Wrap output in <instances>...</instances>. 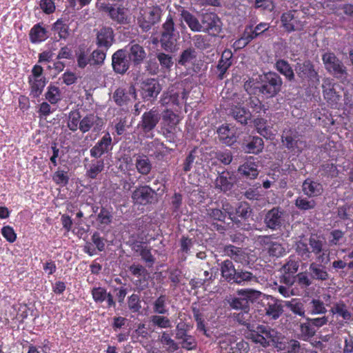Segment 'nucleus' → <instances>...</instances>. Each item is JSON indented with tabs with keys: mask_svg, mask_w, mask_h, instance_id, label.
<instances>
[{
	"mask_svg": "<svg viewBox=\"0 0 353 353\" xmlns=\"http://www.w3.org/2000/svg\"><path fill=\"white\" fill-rule=\"evenodd\" d=\"M163 9L160 6L154 5L139 9L137 17L139 27L143 32H147L161 21Z\"/></svg>",
	"mask_w": 353,
	"mask_h": 353,
	"instance_id": "f257e3e1",
	"label": "nucleus"
},
{
	"mask_svg": "<svg viewBox=\"0 0 353 353\" xmlns=\"http://www.w3.org/2000/svg\"><path fill=\"white\" fill-rule=\"evenodd\" d=\"M259 93L267 99L274 97L281 90L283 81L276 72H268L259 75Z\"/></svg>",
	"mask_w": 353,
	"mask_h": 353,
	"instance_id": "f03ea898",
	"label": "nucleus"
},
{
	"mask_svg": "<svg viewBox=\"0 0 353 353\" xmlns=\"http://www.w3.org/2000/svg\"><path fill=\"white\" fill-rule=\"evenodd\" d=\"M178 39L179 33L176 30L173 18L169 14L162 25L159 40L161 46L165 51L172 52L176 49Z\"/></svg>",
	"mask_w": 353,
	"mask_h": 353,
	"instance_id": "7ed1b4c3",
	"label": "nucleus"
},
{
	"mask_svg": "<svg viewBox=\"0 0 353 353\" xmlns=\"http://www.w3.org/2000/svg\"><path fill=\"white\" fill-rule=\"evenodd\" d=\"M325 70L335 78L343 80L347 76V68L334 52H326L322 55Z\"/></svg>",
	"mask_w": 353,
	"mask_h": 353,
	"instance_id": "20e7f679",
	"label": "nucleus"
},
{
	"mask_svg": "<svg viewBox=\"0 0 353 353\" xmlns=\"http://www.w3.org/2000/svg\"><path fill=\"white\" fill-rule=\"evenodd\" d=\"M288 214L279 207H274L268 210L265 214V225L272 230H281L288 222Z\"/></svg>",
	"mask_w": 353,
	"mask_h": 353,
	"instance_id": "39448f33",
	"label": "nucleus"
},
{
	"mask_svg": "<svg viewBox=\"0 0 353 353\" xmlns=\"http://www.w3.org/2000/svg\"><path fill=\"white\" fill-rule=\"evenodd\" d=\"M201 26L200 32L216 36L221 32L223 23L216 14L209 12L201 15Z\"/></svg>",
	"mask_w": 353,
	"mask_h": 353,
	"instance_id": "423d86ee",
	"label": "nucleus"
},
{
	"mask_svg": "<svg viewBox=\"0 0 353 353\" xmlns=\"http://www.w3.org/2000/svg\"><path fill=\"white\" fill-rule=\"evenodd\" d=\"M294 70L302 81H311L313 83H319V75L311 61L305 60L303 62L296 63Z\"/></svg>",
	"mask_w": 353,
	"mask_h": 353,
	"instance_id": "0eeeda50",
	"label": "nucleus"
},
{
	"mask_svg": "<svg viewBox=\"0 0 353 353\" xmlns=\"http://www.w3.org/2000/svg\"><path fill=\"white\" fill-rule=\"evenodd\" d=\"M137 97L136 88L133 85L117 88L112 94V99L120 107L128 105Z\"/></svg>",
	"mask_w": 353,
	"mask_h": 353,
	"instance_id": "6e6552de",
	"label": "nucleus"
},
{
	"mask_svg": "<svg viewBox=\"0 0 353 353\" xmlns=\"http://www.w3.org/2000/svg\"><path fill=\"white\" fill-rule=\"evenodd\" d=\"M157 193L149 185H140L132 194L134 203L142 205L151 204L156 200Z\"/></svg>",
	"mask_w": 353,
	"mask_h": 353,
	"instance_id": "1a4fd4ad",
	"label": "nucleus"
},
{
	"mask_svg": "<svg viewBox=\"0 0 353 353\" xmlns=\"http://www.w3.org/2000/svg\"><path fill=\"white\" fill-rule=\"evenodd\" d=\"M161 119V114L157 108H153L145 112L141 117V120L138 124V128L143 133H148L152 131Z\"/></svg>",
	"mask_w": 353,
	"mask_h": 353,
	"instance_id": "9d476101",
	"label": "nucleus"
},
{
	"mask_svg": "<svg viewBox=\"0 0 353 353\" xmlns=\"http://www.w3.org/2000/svg\"><path fill=\"white\" fill-rule=\"evenodd\" d=\"M188 325L185 323H179L176 326V339L181 341V347L187 350L196 348V341L194 336L188 334Z\"/></svg>",
	"mask_w": 353,
	"mask_h": 353,
	"instance_id": "9b49d317",
	"label": "nucleus"
},
{
	"mask_svg": "<svg viewBox=\"0 0 353 353\" xmlns=\"http://www.w3.org/2000/svg\"><path fill=\"white\" fill-rule=\"evenodd\" d=\"M103 124V119L97 114H88L81 119L79 130L83 134L89 131L99 132L101 130Z\"/></svg>",
	"mask_w": 353,
	"mask_h": 353,
	"instance_id": "f8f14e48",
	"label": "nucleus"
},
{
	"mask_svg": "<svg viewBox=\"0 0 353 353\" xmlns=\"http://www.w3.org/2000/svg\"><path fill=\"white\" fill-rule=\"evenodd\" d=\"M130 61L127 55V51L120 49L112 56V65L114 72L119 74H125L130 68Z\"/></svg>",
	"mask_w": 353,
	"mask_h": 353,
	"instance_id": "ddd939ff",
	"label": "nucleus"
},
{
	"mask_svg": "<svg viewBox=\"0 0 353 353\" xmlns=\"http://www.w3.org/2000/svg\"><path fill=\"white\" fill-rule=\"evenodd\" d=\"M161 90V85L155 79H148L141 83V94L144 100L154 99Z\"/></svg>",
	"mask_w": 353,
	"mask_h": 353,
	"instance_id": "4468645a",
	"label": "nucleus"
},
{
	"mask_svg": "<svg viewBox=\"0 0 353 353\" xmlns=\"http://www.w3.org/2000/svg\"><path fill=\"white\" fill-rule=\"evenodd\" d=\"M300 14L301 13L296 10H292L282 14L281 20L287 31L292 32L303 28V22L299 19Z\"/></svg>",
	"mask_w": 353,
	"mask_h": 353,
	"instance_id": "2eb2a0df",
	"label": "nucleus"
},
{
	"mask_svg": "<svg viewBox=\"0 0 353 353\" xmlns=\"http://www.w3.org/2000/svg\"><path fill=\"white\" fill-rule=\"evenodd\" d=\"M113 42L114 32L112 28L103 27L97 32L96 44L99 48L108 50Z\"/></svg>",
	"mask_w": 353,
	"mask_h": 353,
	"instance_id": "dca6fc26",
	"label": "nucleus"
},
{
	"mask_svg": "<svg viewBox=\"0 0 353 353\" xmlns=\"http://www.w3.org/2000/svg\"><path fill=\"white\" fill-rule=\"evenodd\" d=\"M146 52L142 46L133 42L129 45L127 55L134 66L140 65L146 58Z\"/></svg>",
	"mask_w": 353,
	"mask_h": 353,
	"instance_id": "f3484780",
	"label": "nucleus"
},
{
	"mask_svg": "<svg viewBox=\"0 0 353 353\" xmlns=\"http://www.w3.org/2000/svg\"><path fill=\"white\" fill-rule=\"evenodd\" d=\"M282 141L285 147L294 152H300L305 144L300 140L297 133L286 132L282 135Z\"/></svg>",
	"mask_w": 353,
	"mask_h": 353,
	"instance_id": "a211bd4d",
	"label": "nucleus"
},
{
	"mask_svg": "<svg viewBox=\"0 0 353 353\" xmlns=\"http://www.w3.org/2000/svg\"><path fill=\"white\" fill-rule=\"evenodd\" d=\"M232 52L230 50H225L218 61L216 65L217 78L220 80L223 79L226 76L228 70L232 64Z\"/></svg>",
	"mask_w": 353,
	"mask_h": 353,
	"instance_id": "6ab92c4d",
	"label": "nucleus"
},
{
	"mask_svg": "<svg viewBox=\"0 0 353 353\" xmlns=\"http://www.w3.org/2000/svg\"><path fill=\"white\" fill-rule=\"evenodd\" d=\"M91 294L96 303H101L106 301L108 307H115L116 303L114 301L113 296L110 292H108L105 288L94 287L92 289Z\"/></svg>",
	"mask_w": 353,
	"mask_h": 353,
	"instance_id": "aec40b11",
	"label": "nucleus"
},
{
	"mask_svg": "<svg viewBox=\"0 0 353 353\" xmlns=\"http://www.w3.org/2000/svg\"><path fill=\"white\" fill-rule=\"evenodd\" d=\"M252 159V157H250L238 168V173L243 179H254L259 175L258 165L251 160Z\"/></svg>",
	"mask_w": 353,
	"mask_h": 353,
	"instance_id": "412c9836",
	"label": "nucleus"
},
{
	"mask_svg": "<svg viewBox=\"0 0 353 353\" xmlns=\"http://www.w3.org/2000/svg\"><path fill=\"white\" fill-rule=\"evenodd\" d=\"M111 143L112 138L110 134L106 132L96 145L91 148L90 151L91 157L96 159L100 158L104 153L108 151Z\"/></svg>",
	"mask_w": 353,
	"mask_h": 353,
	"instance_id": "4be33fe9",
	"label": "nucleus"
},
{
	"mask_svg": "<svg viewBox=\"0 0 353 353\" xmlns=\"http://www.w3.org/2000/svg\"><path fill=\"white\" fill-rule=\"evenodd\" d=\"M234 181V177L232 173L228 171H223L219 174L215 180V188L225 192L232 188Z\"/></svg>",
	"mask_w": 353,
	"mask_h": 353,
	"instance_id": "5701e85b",
	"label": "nucleus"
},
{
	"mask_svg": "<svg viewBox=\"0 0 353 353\" xmlns=\"http://www.w3.org/2000/svg\"><path fill=\"white\" fill-rule=\"evenodd\" d=\"M265 314L271 319L276 320L279 319L283 312V305L281 301L272 296H270V300L265 307Z\"/></svg>",
	"mask_w": 353,
	"mask_h": 353,
	"instance_id": "b1692460",
	"label": "nucleus"
},
{
	"mask_svg": "<svg viewBox=\"0 0 353 353\" xmlns=\"http://www.w3.org/2000/svg\"><path fill=\"white\" fill-rule=\"evenodd\" d=\"M323 185L312 179H306L302 184L303 194L310 198L318 196L323 192Z\"/></svg>",
	"mask_w": 353,
	"mask_h": 353,
	"instance_id": "393cba45",
	"label": "nucleus"
},
{
	"mask_svg": "<svg viewBox=\"0 0 353 353\" xmlns=\"http://www.w3.org/2000/svg\"><path fill=\"white\" fill-rule=\"evenodd\" d=\"M86 170L85 176L90 179H95L104 169L103 159H96L92 160L88 164L85 165Z\"/></svg>",
	"mask_w": 353,
	"mask_h": 353,
	"instance_id": "a878e982",
	"label": "nucleus"
},
{
	"mask_svg": "<svg viewBox=\"0 0 353 353\" xmlns=\"http://www.w3.org/2000/svg\"><path fill=\"white\" fill-rule=\"evenodd\" d=\"M259 279L256 276L254 275L252 272L238 269L236 276L233 283L240 285H245L252 283H258Z\"/></svg>",
	"mask_w": 353,
	"mask_h": 353,
	"instance_id": "bb28decb",
	"label": "nucleus"
},
{
	"mask_svg": "<svg viewBox=\"0 0 353 353\" xmlns=\"http://www.w3.org/2000/svg\"><path fill=\"white\" fill-rule=\"evenodd\" d=\"M180 17L181 21H184L188 28L193 32H200L201 22L199 19L187 10H181Z\"/></svg>",
	"mask_w": 353,
	"mask_h": 353,
	"instance_id": "cd10ccee",
	"label": "nucleus"
},
{
	"mask_svg": "<svg viewBox=\"0 0 353 353\" xmlns=\"http://www.w3.org/2000/svg\"><path fill=\"white\" fill-rule=\"evenodd\" d=\"M77 66L84 69L88 64L90 65V52L84 45H80L75 50Z\"/></svg>",
	"mask_w": 353,
	"mask_h": 353,
	"instance_id": "c85d7f7f",
	"label": "nucleus"
},
{
	"mask_svg": "<svg viewBox=\"0 0 353 353\" xmlns=\"http://www.w3.org/2000/svg\"><path fill=\"white\" fill-rule=\"evenodd\" d=\"M309 272L311 279L325 281L329 279V274L327 273L325 267L321 264L312 262L309 266Z\"/></svg>",
	"mask_w": 353,
	"mask_h": 353,
	"instance_id": "c756f323",
	"label": "nucleus"
},
{
	"mask_svg": "<svg viewBox=\"0 0 353 353\" xmlns=\"http://www.w3.org/2000/svg\"><path fill=\"white\" fill-rule=\"evenodd\" d=\"M309 245L311 248L310 252L316 256L318 261L323 263L324 261V242L317 236H310L309 239Z\"/></svg>",
	"mask_w": 353,
	"mask_h": 353,
	"instance_id": "7c9ffc66",
	"label": "nucleus"
},
{
	"mask_svg": "<svg viewBox=\"0 0 353 353\" xmlns=\"http://www.w3.org/2000/svg\"><path fill=\"white\" fill-rule=\"evenodd\" d=\"M219 141L227 145H232L236 141V137L233 130L228 125H221L217 130Z\"/></svg>",
	"mask_w": 353,
	"mask_h": 353,
	"instance_id": "2f4dec72",
	"label": "nucleus"
},
{
	"mask_svg": "<svg viewBox=\"0 0 353 353\" xmlns=\"http://www.w3.org/2000/svg\"><path fill=\"white\" fill-rule=\"evenodd\" d=\"M256 329L259 330V333H261L263 336H264V338H265L270 344V343L274 344L281 343L280 341L282 339L281 334L276 330L270 327L268 325H263L257 326Z\"/></svg>",
	"mask_w": 353,
	"mask_h": 353,
	"instance_id": "473e14b6",
	"label": "nucleus"
},
{
	"mask_svg": "<svg viewBox=\"0 0 353 353\" xmlns=\"http://www.w3.org/2000/svg\"><path fill=\"white\" fill-rule=\"evenodd\" d=\"M221 272L222 277L228 283H233L237 270L234 268L233 263L230 260H225L221 264Z\"/></svg>",
	"mask_w": 353,
	"mask_h": 353,
	"instance_id": "72a5a7b5",
	"label": "nucleus"
},
{
	"mask_svg": "<svg viewBox=\"0 0 353 353\" xmlns=\"http://www.w3.org/2000/svg\"><path fill=\"white\" fill-rule=\"evenodd\" d=\"M229 115L232 116L237 122L245 125L250 117V112L245 108L234 105L229 111Z\"/></svg>",
	"mask_w": 353,
	"mask_h": 353,
	"instance_id": "f704fd0d",
	"label": "nucleus"
},
{
	"mask_svg": "<svg viewBox=\"0 0 353 353\" xmlns=\"http://www.w3.org/2000/svg\"><path fill=\"white\" fill-rule=\"evenodd\" d=\"M270 28L268 23H260L253 30L252 26H246L243 33L250 39V41L260 36L262 33L267 31Z\"/></svg>",
	"mask_w": 353,
	"mask_h": 353,
	"instance_id": "c9c22d12",
	"label": "nucleus"
},
{
	"mask_svg": "<svg viewBox=\"0 0 353 353\" xmlns=\"http://www.w3.org/2000/svg\"><path fill=\"white\" fill-rule=\"evenodd\" d=\"M223 252L225 255L230 256L236 262L243 263L246 259V254L244 251L233 245H228L224 248Z\"/></svg>",
	"mask_w": 353,
	"mask_h": 353,
	"instance_id": "e433bc0d",
	"label": "nucleus"
},
{
	"mask_svg": "<svg viewBox=\"0 0 353 353\" xmlns=\"http://www.w3.org/2000/svg\"><path fill=\"white\" fill-rule=\"evenodd\" d=\"M137 172L142 175H148L152 170V163L145 155L138 154L135 160Z\"/></svg>",
	"mask_w": 353,
	"mask_h": 353,
	"instance_id": "4c0bfd02",
	"label": "nucleus"
},
{
	"mask_svg": "<svg viewBox=\"0 0 353 353\" xmlns=\"http://www.w3.org/2000/svg\"><path fill=\"white\" fill-rule=\"evenodd\" d=\"M275 68L285 77L289 81H294V73L290 63L284 59H279L275 63Z\"/></svg>",
	"mask_w": 353,
	"mask_h": 353,
	"instance_id": "58836bf2",
	"label": "nucleus"
},
{
	"mask_svg": "<svg viewBox=\"0 0 353 353\" xmlns=\"http://www.w3.org/2000/svg\"><path fill=\"white\" fill-rule=\"evenodd\" d=\"M29 36L32 43H39L47 39V30L40 23H37L31 28Z\"/></svg>",
	"mask_w": 353,
	"mask_h": 353,
	"instance_id": "ea45409f",
	"label": "nucleus"
},
{
	"mask_svg": "<svg viewBox=\"0 0 353 353\" xmlns=\"http://www.w3.org/2000/svg\"><path fill=\"white\" fill-rule=\"evenodd\" d=\"M29 83L30 85V95L33 98H37L43 92V90L46 84V79L32 78L30 77Z\"/></svg>",
	"mask_w": 353,
	"mask_h": 353,
	"instance_id": "a19ab883",
	"label": "nucleus"
},
{
	"mask_svg": "<svg viewBox=\"0 0 353 353\" xmlns=\"http://www.w3.org/2000/svg\"><path fill=\"white\" fill-rule=\"evenodd\" d=\"M148 147L150 156L154 157L157 159H163V157L168 153V148L163 143H161L157 140L152 141L148 145Z\"/></svg>",
	"mask_w": 353,
	"mask_h": 353,
	"instance_id": "79ce46f5",
	"label": "nucleus"
},
{
	"mask_svg": "<svg viewBox=\"0 0 353 353\" xmlns=\"http://www.w3.org/2000/svg\"><path fill=\"white\" fill-rule=\"evenodd\" d=\"M252 209L250 208L249 204L246 202H240L238 203L237 207L235 208V212H234V216L236 217L237 223H235L238 227H241L240 225V220L239 218L246 220L248 219L252 214Z\"/></svg>",
	"mask_w": 353,
	"mask_h": 353,
	"instance_id": "37998d69",
	"label": "nucleus"
},
{
	"mask_svg": "<svg viewBox=\"0 0 353 353\" xmlns=\"http://www.w3.org/2000/svg\"><path fill=\"white\" fill-rule=\"evenodd\" d=\"M168 296L166 294H161L152 303V310L157 314H166L168 313L167 302Z\"/></svg>",
	"mask_w": 353,
	"mask_h": 353,
	"instance_id": "c03bdc74",
	"label": "nucleus"
},
{
	"mask_svg": "<svg viewBox=\"0 0 353 353\" xmlns=\"http://www.w3.org/2000/svg\"><path fill=\"white\" fill-rule=\"evenodd\" d=\"M307 310L311 315L325 314L327 312L324 303L316 299H312L308 303Z\"/></svg>",
	"mask_w": 353,
	"mask_h": 353,
	"instance_id": "a18cd8bd",
	"label": "nucleus"
},
{
	"mask_svg": "<svg viewBox=\"0 0 353 353\" xmlns=\"http://www.w3.org/2000/svg\"><path fill=\"white\" fill-rule=\"evenodd\" d=\"M294 250L301 259L307 261L311 259L312 252H310L308 244L306 242L301 240L297 241L294 245Z\"/></svg>",
	"mask_w": 353,
	"mask_h": 353,
	"instance_id": "49530a36",
	"label": "nucleus"
},
{
	"mask_svg": "<svg viewBox=\"0 0 353 353\" xmlns=\"http://www.w3.org/2000/svg\"><path fill=\"white\" fill-rule=\"evenodd\" d=\"M109 16L113 21L119 24H127L130 21L125 9L121 7H118L117 8L114 7L110 10Z\"/></svg>",
	"mask_w": 353,
	"mask_h": 353,
	"instance_id": "de8ad7c7",
	"label": "nucleus"
},
{
	"mask_svg": "<svg viewBox=\"0 0 353 353\" xmlns=\"http://www.w3.org/2000/svg\"><path fill=\"white\" fill-rule=\"evenodd\" d=\"M239 296H243L248 303L256 302L263 295L261 291L254 289H241L237 291Z\"/></svg>",
	"mask_w": 353,
	"mask_h": 353,
	"instance_id": "09e8293b",
	"label": "nucleus"
},
{
	"mask_svg": "<svg viewBox=\"0 0 353 353\" xmlns=\"http://www.w3.org/2000/svg\"><path fill=\"white\" fill-rule=\"evenodd\" d=\"M294 205L301 211H307L314 209L316 202L314 199L300 196L294 201Z\"/></svg>",
	"mask_w": 353,
	"mask_h": 353,
	"instance_id": "8fccbe9b",
	"label": "nucleus"
},
{
	"mask_svg": "<svg viewBox=\"0 0 353 353\" xmlns=\"http://www.w3.org/2000/svg\"><path fill=\"white\" fill-rule=\"evenodd\" d=\"M196 52L192 48H188L184 50L180 54L178 59V64L186 66L196 59Z\"/></svg>",
	"mask_w": 353,
	"mask_h": 353,
	"instance_id": "3c124183",
	"label": "nucleus"
},
{
	"mask_svg": "<svg viewBox=\"0 0 353 353\" xmlns=\"http://www.w3.org/2000/svg\"><path fill=\"white\" fill-rule=\"evenodd\" d=\"M52 29L58 34L60 39H67L69 37V26L62 19H58L54 24Z\"/></svg>",
	"mask_w": 353,
	"mask_h": 353,
	"instance_id": "603ef678",
	"label": "nucleus"
},
{
	"mask_svg": "<svg viewBox=\"0 0 353 353\" xmlns=\"http://www.w3.org/2000/svg\"><path fill=\"white\" fill-rule=\"evenodd\" d=\"M81 116L78 110L71 111L68 114L67 126L72 132L79 130Z\"/></svg>",
	"mask_w": 353,
	"mask_h": 353,
	"instance_id": "864d4df0",
	"label": "nucleus"
},
{
	"mask_svg": "<svg viewBox=\"0 0 353 353\" xmlns=\"http://www.w3.org/2000/svg\"><path fill=\"white\" fill-rule=\"evenodd\" d=\"M230 306L236 310L250 311V306L248 301L244 299L243 296L232 298L228 301Z\"/></svg>",
	"mask_w": 353,
	"mask_h": 353,
	"instance_id": "5fc2aeb1",
	"label": "nucleus"
},
{
	"mask_svg": "<svg viewBox=\"0 0 353 353\" xmlns=\"http://www.w3.org/2000/svg\"><path fill=\"white\" fill-rule=\"evenodd\" d=\"M165 314L152 315L150 316V321L153 326L159 328H170L172 323L170 320Z\"/></svg>",
	"mask_w": 353,
	"mask_h": 353,
	"instance_id": "6e6d98bb",
	"label": "nucleus"
},
{
	"mask_svg": "<svg viewBox=\"0 0 353 353\" xmlns=\"http://www.w3.org/2000/svg\"><path fill=\"white\" fill-rule=\"evenodd\" d=\"M323 96L328 101H335L338 99V95L333 88L332 81L329 79L324 80L322 85Z\"/></svg>",
	"mask_w": 353,
	"mask_h": 353,
	"instance_id": "4d7b16f0",
	"label": "nucleus"
},
{
	"mask_svg": "<svg viewBox=\"0 0 353 353\" xmlns=\"http://www.w3.org/2000/svg\"><path fill=\"white\" fill-rule=\"evenodd\" d=\"M106 51L103 48L94 50L90 54V65L101 66L106 57Z\"/></svg>",
	"mask_w": 353,
	"mask_h": 353,
	"instance_id": "13d9d810",
	"label": "nucleus"
},
{
	"mask_svg": "<svg viewBox=\"0 0 353 353\" xmlns=\"http://www.w3.org/2000/svg\"><path fill=\"white\" fill-rule=\"evenodd\" d=\"M159 341L163 345L166 346V351L170 353H172L179 348L178 343L166 332H163L161 334Z\"/></svg>",
	"mask_w": 353,
	"mask_h": 353,
	"instance_id": "bf43d9fd",
	"label": "nucleus"
},
{
	"mask_svg": "<svg viewBox=\"0 0 353 353\" xmlns=\"http://www.w3.org/2000/svg\"><path fill=\"white\" fill-rule=\"evenodd\" d=\"M263 141L259 137H253L252 140L246 145L247 152L249 153L258 154L263 148Z\"/></svg>",
	"mask_w": 353,
	"mask_h": 353,
	"instance_id": "052dcab7",
	"label": "nucleus"
},
{
	"mask_svg": "<svg viewBox=\"0 0 353 353\" xmlns=\"http://www.w3.org/2000/svg\"><path fill=\"white\" fill-rule=\"evenodd\" d=\"M285 306L294 314L301 317H305V310L302 302L297 301L296 299H292L290 301H286Z\"/></svg>",
	"mask_w": 353,
	"mask_h": 353,
	"instance_id": "680f3d73",
	"label": "nucleus"
},
{
	"mask_svg": "<svg viewBox=\"0 0 353 353\" xmlns=\"http://www.w3.org/2000/svg\"><path fill=\"white\" fill-rule=\"evenodd\" d=\"M259 77L256 79L254 78H249L248 80L245 81L243 88L248 94L254 95L259 92Z\"/></svg>",
	"mask_w": 353,
	"mask_h": 353,
	"instance_id": "e2e57ef3",
	"label": "nucleus"
},
{
	"mask_svg": "<svg viewBox=\"0 0 353 353\" xmlns=\"http://www.w3.org/2000/svg\"><path fill=\"white\" fill-rule=\"evenodd\" d=\"M163 120L165 125H167L170 129H173L179 121L178 115L169 110L163 112Z\"/></svg>",
	"mask_w": 353,
	"mask_h": 353,
	"instance_id": "0e129e2a",
	"label": "nucleus"
},
{
	"mask_svg": "<svg viewBox=\"0 0 353 353\" xmlns=\"http://www.w3.org/2000/svg\"><path fill=\"white\" fill-rule=\"evenodd\" d=\"M300 331L301 339L305 341L314 336L316 333V330L310 321L300 325Z\"/></svg>",
	"mask_w": 353,
	"mask_h": 353,
	"instance_id": "69168bd1",
	"label": "nucleus"
},
{
	"mask_svg": "<svg viewBox=\"0 0 353 353\" xmlns=\"http://www.w3.org/2000/svg\"><path fill=\"white\" fill-rule=\"evenodd\" d=\"M333 314H337L343 319L349 320L351 318V313L348 311L347 306L343 302H339L334 305L331 309Z\"/></svg>",
	"mask_w": 353,
	"mask_h": 353,
	"instance_id": "338daca9",
	"label": "nucleus"
},
{
	"mask_svg": "<svg viewBox=\"0 0 353 353\" xmlns=\"http://www.w3.org/2000/svg\"><path fill=\"white\" fill-rule=\"evenodd\" d=\"M46 99L51 103L55 104L61 99V93L58 87L50 85L46 93Z\"/></svg>",
	"mask_w": 353,
	"mask_h": 353,
	"instance_id": "774afa93",
	"label": "nucleus"
}]
</instances>
